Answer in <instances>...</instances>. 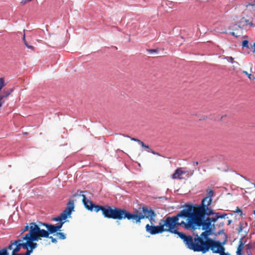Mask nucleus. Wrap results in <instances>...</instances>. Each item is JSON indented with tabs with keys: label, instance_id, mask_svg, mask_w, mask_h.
<instances>
[{
	"label": "nucleus",
	"instance_id": "9",
	"mask_svg": "<svg viewBox=\"0 0 255 255\" xmlns=\"http://www.w3.org/2000/svg\"><path fill=\"white\" fill-rule=\"evenodd\" d=\"M82 202L84 205L85 208L88 211L91 212L94 211L96 213L101 211L102 213H103L105 205L103 206L95 204L93 201L88 199L86 197V196H83Z\"/></svg>",
	"mask_w": 255,
	"mask_h": 255
},
{
	"label": "nucleus",
	"instance_id": "48",
	"mask_svg": "<svg viewBox=\"0 0 255 255\" xmlns=\"http://www.w3.org/2000/svg\"><path fill=\"white\" fill-rule=\"evenodd\" d=\"M246 249L248 250H250L251 249H252L253 247V246L252 245L251 243H249V244H247L246 245Z\"/></svg>",
	"mask_w": 255,
	"mask_h": 255
},
{
	"label": "nucleus",
	"instance_id": "51",
	"mask_svg": "<svg viewBox=\"0 0 255 255\" xmlns=\"http://www.w3.org/2000/svg\"><path fill=\"white\" fill-rule=\"evenodd\" d=\"M147 152H151L154 155H160V154L158 152H157L152 150L151 149H150L149 150H147Z\"/></svg>",
	"mask_w": 255,
	"mask_h": 255
},
{
	"label": "nucleus",
	"instance_id": "6",
	"mask_svg": "<svg viewBox=\"0 0 255 255\" xmlns=\"http://www.w3.org/2000/svg\"><path fill=\"white\" fill-rule=\"evenodd\" d=\"M128 211L114 206L105 205L102 214L105 218L119 221L128 220Z\"/></svg>",
	"mask_w": 255,
	"mask_h": 255
},
{
	"label": "nucleus",
	"instance_id": "32",
	"mask_svg": "<svg viewBox=\"0 0 255 255\" xmlns=\"http://www.w3.org/2000/svg\"><path fill=\"white\" fill-rule=\"evenodd\" d=\"M244 228V223L240 222L239 224V228L237 229L238 233L239 234L242 232Z\"/></svg>",
	"mask_w": 255,
	"mask_h": 255
},
{
	"label": "nucleus",
	"instance_id": "31",
	"mask_svg": "<svg viewBox=\"0 0 255 255\" xmlns=\"http://www.w3.org/2000/svg\"><path fill=\"white\" fill-rule=\"evenodd\" d=\"M4 248L6 249V252H8V250H12V249H13V240L10 241L9 244Z\"/></svg>",
	"mask_w": 255,
	"mask_h": 255
},
{
	"label": "nucleus",
	"instance_id": "45",
	"mask_svg": "<svg viewBox=\"0 0 255 255\" xmlns=\"http://www.w3.org/2000/svg\"><path fill=\"white\" fill-rule=\"evenodd\" d=\"M223 234H225L224 233V229L220 230L218 232H215L214 236L215 237H217V236Z\"/></svg>",
	"mask_w": 255,
	"mask_h": 255
},
{
	"label": "nucleus",
	"instance_id": "15",
	"mask_svg": "<svg viewBox=\"0 0 255 255\" xmlns=\"http://www.w3.org/2000/svg\"><path fill=\"white\" fill-rule=\"evenodd\" d=\"M25 245V241L23 239V236L20 238L13 240V249L11 254H19L21 249H24Z\"/></svg>",
	"mask_w": 255,
	"mask_h": 255
},
{
	"label": "nucleus",
	"instance_id": "62",
	"mask_svg": "<svg viewBox=\"0 0 255 255\" xmlns=\"http://www.w3.org/2000/svg\"><path fill=\"white\" fill-rule=\"evenodd\" d=\"M232 222V220H229L228 221V225H230L231 224V223Z\"/></svg>",
	"mask_w": 255,
	"mask_h": 255
},
{
	"label": "nucleus",
	"instance_id": "43",
	"mask_svg": "<svg viewBox=\"0 0 255 255\" xmlns=\"http://www.w3.org/2000/svg\"><path fill=\"white\" fill-rule=\"evenodd\" d=\"M148 53L150 54H153L154 53H158V50L154 49H149L147 50Z\"/></svg>",
	"mask_w": 255,
	"mask_h": 255
},
{
	"label": "nucleus",
	"instance_id": "60",
	"mask_svg": "<svg viewBox=\"0 0 255 255\" xmlns=\"http://www.w3.org/2000/svg\"><path fill=\"white\" fill-rule=\"evenodd\" d=\"M249 22H250L249 20L246 19V22H245L246 26L248 25Z\"/></svg>",
	"mask_w": 255,
	"mask_h": 255
},
{
	"label": "nucleus",
	"instance_id": "7",
	"mask_svg": "<svg viewBox=\"0 0 255 255\" xmlns=\"http://www.w3.org/2000/svg\"><path fill=\"white\" fill-rule=\"evenodd\" d=\"M141 212L139 213L137 209H135L132 213L128 211V220H132L136 224L141 222V220L144 219H148L150 216H153L155 213L154 211L150 207L146 206H142L141 207Z\"/></svg>",
	"mask_w": 255,
	"mask_h": 255
},
{
	"label": "nucleus",
	"instance_id": "16",
	"mask_svg": "<svg viewBox=\"0 0 255 255\" xmlns=\"http://www.w3.org/2000/svg\"><path fill=\"white\" fill-rule=\"evenodd\" d=\"M225 239L222 242H220V241L217 240L218 242L217 244V248L216 250H215L214 254H218L219 255H226V254H224L225 252V248L224 246L226 244L228 240V236L226 234H224Z\"/></svg>",
	"mask_w": 255,
	"mask_h": 255
},
{
	"label": "nucleus",
	"instance_id": "18",
	"mask_svg": "<svg viewBox=\"0 0 255 255\" xmlns=\"http://www.w3.org/2000/svg\"><path fill=\"white\" fill-rule=\"evenodd\" d=\"M45 237H46L45 230L41 229L40 227H39L33 239V242L36 243V242L41 240L42 238H45Z\"/></svg>",
	"mask_w": 255,
	"mask_h": 255
},
{
	"label": "nucleus",
	"instance_id": "3",
	"mask_svg": "<svg viewBox=\"0 0 255 255\" xmlns=\"http://www.w3.org/2000/svg\"><path fill=\"white\" fill-rule=\"evenodd\" d=\"M201 208L200 204L186 203L183 206V209L176 215L180 218L186 219V222H191L193 227L197 218V215L198 214L199 210Z\"/></svg>",
	"mask_w": 255,
	"mask_h": 255
},
{
	"label": "nucleus",
	"instance_id": "19",
	"mask_svg": "<svg viewBox=\"0 0 255 255\" xmlns=\"http://www.w3.org/2000/svg\"><path fill=\"white\" fill-rule=\"evenodd\" d=\"M46 229V230H45L46 237H48V236L50 234H54L57 232L55 225L54 224H48Z\"/></svg>",
	"mask_w": 255,
	"mask_h": 255
},
{
	"label": "nucleus",
	"instance_id": "44",
	"mask_svg": "<svg viewBox=\"0 0 255 255\" xmlns=\"http://www.w3.org/2000/svg\"><path fill=\"white\" fill-rule=\"evenodd\" d=\"M37 223V225H38L39 226V227L41 226H44L45 227H46V228H47V225H48L49 223H45V222H38Z\"/></svg>",
	"mask_w": 255,
	"mask_h": 255
},
{
	"label": "nucleus",
	"instance_id": "2",
	"mask_svg": "<svg viewBox=\"0 0 255 255\" xmlns=\"http://www.w3.org/2000/svg\"><path fill=\"white\" fill-rule=\"evenodd\" d=\"M201 208L200 204L186 203L183 206V209L176 215L180 218L186 219V222H191L193 227L197 218V215L198 214L199 210Z\"/></svg>",
	"mask_w": 255,
	"mask_h": 255
},
{
	"label": "nucleus",
	"instance_id": "30",
	"mask_svg": "<svg viewBox=\"0 0 255 255\" xmlns=\"http://www.w3.org/2000/svg\"><path fill=\"white\" fill-rule=\"evenodd\" d=\"M203 231H205V233H207V234L208 235V236H210L211 235H214L215 232L212 231V230H211L209 227L205 229H202Z\"/></svg>",
	"mask_w": 255,
	"mask_h": 255
},
{
	"label": "nucleus",
	"instance_id": "34",
	"mask_svg": "<svg viewBox=\"0 0 255 255\" xmlns=\"http://www.w3.org/2000/svg\"><path fill=\"white\" fill-rule=\"evenodd\" d=\"M242 47H246L247 48H250L249 44V41L248 40H244L242 41Z\"/></svg>",
	"mask_w": 255,
	"mask_h": 255
},
{
	"label": "nucleus",
	"instance_id": "36",
	"mask_svg": "<svg viewBox=\"0 0 255 255\" xmlns=\"http://www.w3.org/2000/svg\"><path fill=\"white\" fill-rule=\"evenodd\" d=\"M213 215H214V216H213L212 217H209V218H210L212 224H214L218 220L217 215L214 214Z\"/></svg>",
	"mask_w": 255,
	"mask_h": 255
},
{
	"label": "nucleus",
	"instance_id": "23",
	"mask_svg": "<svg viewBox=\"0 0 255 255\" xmlns=\"http://www.w3.org/2000/svg\"><path fill=\"white\" fill-rule=\"evenodd\" d=\"M245 22L246 18L244 17H242L238 22V24L235 25V26H238L240 28H243L246 26Z\"/></svg>",
	"mask_w": 255,
	"mask_h": 255
},
{
	"label": "nucleus",
	"instance_id": "41",
	"mask_svg": "<svg viewBox=\"0 0 255 255\" xmlns=\"http://www.w3.org/2000/svg\"><path fill=\"white\" fill-rule=\"evenodd\" d=\"M83 196H86L85 195L83 194V191L78 190L76 194L73 195V197L76 196H82L83 198Z\"/></svg>",
	"mask_w": 255,
	"mask_h": 255
},
{
	"label": "nucleus",
	"instance_id": "39",
	"mask_svg": "<svg viewBox=\"0 0 255 255\" xmlns=\"http://www.w3.org/2000/svg\"><path fill=\"white\" fill-rule=\"evenodd\" d=\"M156 216V213H154L153 214V216H150L149 218H148V219H149V220L152 225H153V223L154 222H155V218Z\"/></svg>",
	"mask_w": 255,
	"mask_h": 255
},
{
	"label": "nucleus",
	"instance_id": "35",
	"mask_svg": "<svg viewBox=\"0 0 255 255\" xmlns=\"http://www.w3.org/2000/svg\"><path fill=\"white\" fill-rule=\"evenodd\" d=\"M13 92V90L12 89H10L7 91L5 92V93L3 95H1L3 98H7L12 92Z\"/></svg>",
	"mask_w": 255,
	"mask_h": 255
},
{
	"label": "nucleus",
	"instance_id": "24",
	"mask_svg": "<svg viewBox=\"0 0 255 255\" xmlns=\"http://www.w3.org/2000/svg\"><path fill=\"white\" fill-rule=\"evenodd\" d=\"M52 220L55 222H58V223L60 222H63L65 223L68 221V220H65V219L60 215L53 218Z\"/></svg>",
	"mask_w": 255,
	"mask_h": 255
},
{
	"label": "nucleus",
	"instance_id": "33",
	"mask_svg": "<svg viewBox=\"0 0 255 255\" xmlns=\"http://www.w3.org/2000/svg\"><path fill=\"white\" fill-rule=\"evenodd\" d=\"M139 145H140L143 148H145L146 151L149 150L150 149L149 145H146L143 141H139Z\"/></svg>",
	"mask_w": 255,
	"mask_h": 255
},
{
	"label": "nucleus",
	"instance_id": "40",
	"mask_svg": "<svg viewBox=\"0 0 255 255\" xmlns=\"http://www.w3.org/2000/svg\"><path fill=\"white\" fill-rule=\"evenodd\" d=\"M5 86L4 80L3 78H0V89H2Z\"/></svg>",
	"mask_w": 255,
	"mask_h": 255
},
{
	"label": "nucleus",
	"instance_id": "47",
	"mask_svg": "<svg viewBox=\"0 0 255 255\" xmlns=\"http://www.w3.org/2000/svg\"><path fill=\"white\" fill-rule=\"evenodd\" d=\"M45 238H49V239H50L51 240V242L52 243H56L57 242V240L55 238H54L52 236H48V237H45Z\"/></svg>",
	"mask_w": 255,
	"mask_h": 255
},
{
	"label": "nucleus",
	"instance_id": "46",
	"mask_svg": "<svg viewBox=\"0 0 255 255\" xmlns=\"http://www.w3.org/2000/svg\"><path fill=\"white\" fill-rule=\"evenodd\" d=\"M125 136L130 138L131 140L137 142L138 144H139V141H141V140L138 139V138H134V137H131L129 135H126Z\"/></svg>",
	"mask_w": 255,
	"mask_h": 255
},
{
	"label": "nucleus",
	"instance_id": "10",
	"mask_svg": "<svg viewBox=\"0 0 255 255\" xmlns=\"http://www.w3.org/2000/svg\"><path fill=\"white\" fill-rule=\"evenodd\" d=\"M218 242L217 240L213 239L209 237L207 239L206 244L207 245V249H204L203 246H195V249L196 250L197 252H201L202 254H205L209 252L210 250L212 251V253L214 254V251L216 250L217 248V244Z\"/></svg>",
	"mask_w": 255,
	"mask_h": 255
},
{
	"label": "nucleus",
	"instance_id": "14",
	"mask_svg": "<svg viewBox=\"0 0 255 255\" xmlns=\"http://www.w3.org/2000/svg\"><path fill=\"white\" fill-rule=\"evenodd\" d=\"M145 229L147 233L152 235L161 234L164 232V229L162 228V227H161L160 222L159 225L157 226H155L154 225H149V224H147L145 226Z\"/></svg>",
	"mask_w": 255,
	"mask_h": 255
},
{
	"label": "nucleus",
	"instance_id": "13",
	"mask_svg": "<svg viewBox=\"0 0 255 255\" xmlns=\"http://www.w3.org/2000/svg\"><path fill=\"white\" fill-rule=\"evenodd\" d=\"M206 191L207 196L202 199L200 205L202 208H211L210 206L213 201L212 197L214 196V192L213 190L209 188L207 189Z\"/></svg>",
	"mask_w": 255,
	"mask_h": 255
},
{
	"label": "nucleus",
	"instance_id": "58",
	"mask_svg": "<svg viewBox=\"0 0 255 255\" xmlns=\"http://www.w3.org/2000/svg\"><path fill=\"white\" fill-rule=\"evenodd\" d=\"M230 34H231V35H232V36H235V37H238V36L236 34V33H235L234 32H230Z\"/></svg>",
	"mask_w": 255,
	"mask_h": 255
},
{
	"label": "nucleus",
	"instance_id": "22",
	"mask_svg": "<svg viewBox=\"0 0 255 255\" xmlns=\"http://www.w3.org/2000/svg\"><path fill=\"white\" fill-rule=\"evenodd\" d=\"M183 173V172L181 170V168H177L174 173L172 175V178L173 179H180L182 174Z\"/></svg>",
	"mask_w": 255,
	"mask_h": 255
},
{
	"label": "nucleus",
	"instance_id": "49",
	"mask_svg": "<svg viewBox=\"0 0 255 255\" xmlns=\"http://www.w3.org/2000/svg\"><path fill=\"white\" fill-rule=\"evenodd\" d=\"M226 59L231 63H234L236 62L235 61H234V58L231 56L227 57Z\"/></svg>",
	"mask_w": 255,
	"mask_h": 255
},
{
	"label": "nucleus",
	"instance_id": "55",
	"mask_svg": "<svg viewBox=\"0 0 255 255\" xmlns=\"http://www.w3.org/2000/svg\"><path fill=\"white\" fill-rule=\"evenodd\" d=\"M255 5V4L254 3L249 2V3L246 4V6L247 7H248L249 6H254Z\"/></svg>",
	"mask_w": 255,
	"mask_h": 255
},
{
	"label": "nucleus",
	"instance_id": "5",
	"mask_svg": "<svg viewBox=\"0 0 255 255\" xmlns=\"http://www.w3.org/2000/svg\"><path fill=\"white\" fill-rule=\"evenodd\" d=\"M192 232L194 238H193L191 235L188 236L187 240L185 244L187 248L196 252H197V251L194 248L195 246H203V247L204 249H207L206 241L209 236L205 233V231L203 232L200 236L198 235V234L195 231Z\"/></svg>",
	"mask_w": 255,
	"mask_h": 255
},
{
	"label": "nucleus",
	"instance_id": "59",
	"mask_svg": "<svg viewBox=\"0 0 255 255\" xmlns=\"http://www.w3.org/2000/svg\"><path fill=\"white\" fill-rule=\"evenodd\" d=\"M193 166H197L198 164H199V162L198 161H194L193 162Z\"/></svg>",
	"mask_w": 255,
	"mask_h": 255
},
{
	"label": "nucleus",
	"instance_id": "37",
	"mask_svg": "<svg viewBox=\"0 0 255 255\" xmlns=\"http://www.w3.org/2000/svg\"><path fill=\"white\" fill-rule=\"evenodd\" d=\"M64 224V223L63 222H60L57 225H55V227H56L57 232L61 230V229L62 228Z\"/></svg>",
	"mask_w": 255,
	"mask_h": 255
},
{
	"label": "nucleus",
	"instance_id": "52",
	"mask_svg": "<svg viewBox=\"0 0 255 255\" xmlns=\"http://www.w3.org/2000/svg\"><path fill=\"white\" fill-rule=\"evenodd\" d=\"M236 212L238 213H240V216H242L243 215V213H242V210L239 208L238 207L237 208L236 210Z\"/></svg>",
	"mask_w": 255,
	"mask_h": 255
},
{
	"label": "nucleus",
	"instance_id": "29",
	"mask_svg": "<svg viewBox=\"0 0 255 255\" xmlns=\"http://www.w3.org/2000/svg\"><path fill=\"white\" fill-rule=\"evenodd\" d=\"M214 214L217 215V217L219 219H224L227 216V214L226 213H221L220 212H216L214 211Z\"/></svg>",
	"mask_w": 255,
	"mask_h": 255
},
{
	"label": "nucleus",
	"instance_id": "12",
	"mask_svg": "<svg viewBox=\"0 0 255 255\" xmlns=\"http://www.w3.org/2000/svg\"><path fill=\"white\" fill-rule=\"evenodd\" d=\"M39 226L37 225L36 222H30L29 225V230L28 233L23 235V239L24 240H28L33 242L36 232L38 230Z\"/></svg>",
	"mask_w": 255,
	"mask_h": 255
},
{
	"label": "nucleus",
	"instance_id": "20",
	"mask_svg": "<svg viewBox=\"0 0 255 255\" xmlns=\"http://www.w3.org/2000/svg\"><path fill=\"white\" fill-rule=\"evenodd\" d=\"M245 236L242 237L239 241V245L237 247L236 254L237 255H243V249L244 248V245L245 244V242L243 241V239L245 238Z\"/></svg>",
	"mask_w": 255,
	"mask_h": 255
},
{
	"label": "nucleus",
	"instance_id": "57",
	"mask_svg": "<svg viewBox=\"0 0 255 255\" xmlns=\"http://www.w3.org/2000/svg\"><path fill=\"white\" fill-rule=\"evenodd\" d=\"M253 47L254 48V50L253 51V52L254 53H255V42H254V44L253 45H251V47H250V48H252Z\"/></svg>",
	"mask_w": 255,
	"mask_h": 255
},
{
	"label": "nucleus",
	"instance_id": "11",
	"mask_svg": "<svg viewBox=\"0 0 255 255\" xmlns=\"http://www.w3.org/2000/svg\"><path fill=\"white\" fill-rule=\"evenodd\" d=\"M161 227L164 229V232H167L172 234L173 230V216H165L160 220Z\"/></svg>",
	"mask_w": 255,
	"mask_h": 255
},
{
	"label": "nucleus",
	"instance_id": "4",
	"mask_svg": "<svg viewBox=\"0 0 255 255\" xmlns=\"http://www.w3.org/2000/svg\"><path fill=\"white\" fill-rule=\"evenodd\" d=\"M214 211L212 208H201L199 210L198 214L197 215V218L193 226V231L197 229H205L211 227L212 224L209 216H213Z\"/></svg>",
	"mask_w": 255,
	"mask_h": 255
},
{
	"label": "nucleus",
	"instance_id": "26",
	"mask_svg": "<svg viewBox=\"0 0 255 255\" xmlns=\"http://www.w3.org/2000/svg\"><path fill=\"white\" fill-rule=\"evenodd\" d=\"M56 235H57L60 240H65L66 238V235L63 232L58 231L56 233Z\"/></svg>",
	"mask_w": 255,
	"mask_h": 255
},
{
	"label": "nucleus",
	"instance_id": "61",
	"mask_svg": "<svg viewBox=\"0 0 255 255\" xmlns=\"http://www.w3.org/2000/svg\"><path fill=\"white\" fill-rule=\"evenodd\" d=\"M247 255H253L250 251H247Z\"/></svg>",
	"mask_w": 255,
	"mask_h": 255
},
{
	"label": "nucleus",
	"instance_id": "56",
	"mask_svg": "<svg viewBox=\"0 0 255 255\" xmlns=\"http://www.w3.org/2000/svg\"><path fill=\"white\" fill-rule=\"evenodd\" d=\"M224 225V222H220L218 224H217V226L219 227H223Z\"/></svg>",
	"mask_w": 255,
	"mask_h": 255
},
{
	"label": "nucleus",
	"instance_id": "28",
	"mask_svg": "<svg viewBox=\"0 0 255 255\" xmlns=\"http://www.w3.org/2000/svg\"><path fill=\"white\" fill-rule=\"evenodd\" d=\"M22 39H23V42L24 43V45L26 46V47L28 49H33L34 48V47L31 46V45H30L26 41V39H25V34L23 35V37H22Z\"/></svg>",
	"mask_w": 255,
	"mask_h": 255
},
{
	"label": "nucleus",
	"instance_id": "42",
	"mask_svg": "<svg viewBox=\"0 0 255 255\" xmlns=\"http://www.w3.org/2000/svg\"><path fill=\"white\" fill-rule=\"evenodd\" d=\"M243 73L245 74L246 75H247L248 77L250 79V80H254V79H255V76H252L251 74H249L248 72L246 71H243Z\"/></svg>",
	"mask_w": 255,
	"mask_h": 255
},
{
	"label": "nucleus",
	"instance_id": "38",
	"mask_svg": "<svg viewBox=\"0 0 255 255\" xmlns=\"http://www.w3.org/2000/svg\"><path fill=\"white\" fill-rule=\"evenodd\" d=\"M8 252H6L4 248L0 249V255H9Z\"/></svg>",
	"mask_w": 255,
	"mask_h": 255
},
{
	"label": "nucleus",
	"instance_id": "27",
	"mask_svg": "<svg viewBox=\"0 0 255 255\" xmlns=\"http://www.w3.org/2000/svg\"><path fill=\"white\" fill-rule=\"evenodd\" d=\"M29 225H30V223H26V225L23 228H22L20 231H19V233L20 234H23L24 232H26V231H28L29 232Z\"/></svg>",
	"mask_w": 255,
	"mask_h": 255
},
{
	"label": "nucleus",
	"instance_id": "64",
	"mask_svg": "<svg viewBox=\"0 0 255 255\" xmlns=\"http://www.w3.org/2000/svg\"><path fill=\"white\" fill-rule=\"evenodd\" d=\"M248 24L250 26H253L254 24L253 22H250Z\"/></svg>",
	"mask_w": 255,
	"mask_h": 255
},
{
	"label": "nucleus",
	"instance_id": "53",
	"mask_svg": "<svg viewBox=\"0 0 255 255\" xmlns=\"http://www.w3.org/2000/svg\"><path fill=\"white\" fill-rule=\"evenodd\" d=\"M32 0H22L21 1V4L24 5L27 2L31 1Z\"/></svg>",
	"mask_w": 255,
	"mask_h": 255
},
{
	"label": "nucleus",
	"instance_id": "17",
	"mask_svg": "<svg viewBox=\"0 0 255 255\" xmlns=\"http://www.w3.org/2000/svg\"><path fill=\"white\" fill-rule=\"evenodd\" d=\"M25 241V245L24 250H26L25 253L23 254V255H30L33 251L37 248L38 245L37 243L34 242L24 240Z\"/></svg>",
	"mask_w": 255,
	"mask_h": 255
},
{
	"label": "nucleus",
	"instance_id": "1",
	"mask_svg": "<svg viewBox=\"0 0 255 255\" xmlns=\"http://www.w3.org/2000/svg\"><path fill=\"white\" fill-rule=\"evenodd\" d=\"M201 208L200 204L186 203L183 206V209L176 215L180 218L186 219V222H191L193 227L197 218V215L198 214L199 210Z\"/></svg>",
	"mask_w": 255,
	"mask_h": 255
},
{
	"label": "nucleus",
	"instance_id": "21",
	"mask_svg": "<svg viewBox=\"0 0 255 255\" xmlns=\"http://www.w3.org/2000/svg\"><path fill=\"white\" fill-rule=\"evenodd\" d=\"M74 200L69 199L68 203L66 204V207L64 210L69 212L72 214V212L74 211Z\"/></svg>",
	"mask_w": 255,
	"mask_h": 255
},
{
	"label": "nucleus",
	"instance_id": "25",
	"mask_svg": "<svg viewBox=\"0 0 255 255\" xmlns=\"http://www.w3.org/2000/svg\"><path fill=\"white\" fill-rule=\"evenodd\" d=\"M60 215L65 219V220H67L66 219L68 218H71V214L69 213V212L66 211L65 210H64L60 214Z\"/></svg>",
	"mask_w": 255,
	"mask_h": 255
},
{
	"label": "nucleus",
	"instance_id": "8",
	"mask_svg": "<svg viewBox=\"0 0 255 255\" xmlns=\"http://www.w3.org/2000/svg\"><path fill=\"white\" fill-rule=\"evenodd\" d=\"M179 218L176 215L173 216V230L174 231H172V234L178 235V237L182 239L184 244H185L188 235L179 232L178 228L180 226L186 230L193 231V227H192L191 222H186L183 220L179 222Z\"/></svg>",
	"mask_w": 255,
	"mask_h": 255
},
{
	"label": "nucleus",
	"instance_id": "63",
	"mask_svg": "<svg viewBox=\"0 0 255 255\" xmlns=\"http://www.w3.org/2000/svg\"><path fill=\"white\" fill-rule=\"evenodd\" d=\"M11 255H23V254H11Z\"/></svg>",
	"mask_w": 255,
	"mask_h": 255
},
{
	"label": "nucleus",
	"instance_id": "54",
	"mask_svg": "<svg viewBox=\"0 0 255 255\" xmlns=\"http://www.w3.org/2000/svg\"><path fill=\"white\" fill-rule=\"evenodd\" d=\"M211 230H212V231L215 232V225L214 224H212L211 226L209 227Z\"/></svg>",
	"mask_w": 255,
	"mask_h": 255
},
{
	"label": "nucleus",
	"instance_id": "50",
	"mask_svg": "<svg viewBox=\"0 0 255 255\" xmlns=\"http://www.w3.org/2000/svg\"><path fill=\"white\" fill-rule=\"evenodd\" d=\"M4 98L0 95V108L2 106V104L4 103Z\"/></svg>",
	"mask_w": 255,
	"mask_h": 255
}]
</instances>
